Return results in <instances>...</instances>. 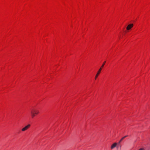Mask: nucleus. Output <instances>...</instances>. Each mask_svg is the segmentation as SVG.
Here are the masks:
<instances>
[{"label":"nucleus","instance_id":"1","mask_svg":"<svg viewBox=\"0 0 150 150\" xmlns=\"http://www.w3.org/2000/svg\"><path fill=\"white\" fill-rule=\"evenodd\" d=\"M105 62H106V61H105L103 63V64L102 66H101V67L99 69L98 71L97 72V74H96V75L95 76V79H96L97 78L98 75H99V74L100 73V72H101V71L102 70V68L103 67V66H104V65Z\"/></svg>","mask_w":150,"mask_h":150},{"label":"nucleus","instance_id":"2","mask_svg":"<svg viewBox=\"0 0 150 150\" xmlns=\"http://www.w3.org/2000/svg\"><path fill=\"white\" fill-rule=\"evenodd\" d=\"M30 112H32L33 113H34V114H36V115L38 114L39 113V111L35 108H33L31 109L30 110Z\"/></svg>","mask_w":150,"mask_h":150},{"label":"nucleus","instance_id":"3","mask_svg":"<svg viewBox=\"0 0 150 150\" xmlns=\"http://www.w3.org/2000/svg\"><path fill=\"white\" fill-rule=\"evenodd\" d=\"M30 124H28L27 125L25 126L23 128L21 129V131L23 132H24L25 131L27 130L30 127Z\"/></svg>","mask_w":150,"mask_h":150},{"label":"nucleus","instance_id":"4","mask_svg":"<svg viewBox=\"0 0 150 150\" xmlns=\"http://www.w3.org/2000/svg\"><path fill=\"white\" fill-rule=\"evenodd\" d=\"M133 24H131L128 25L126 28L127 30H129L133 27Z\"/></svg>","mask_w":150,"mask_h":150},{"label":"nucleus","instance_id":"5","mask_svg":"<svg viewBox=\"0 0 150 150\" xmlns=\"http://www.w3.org/2000/svg\"><path fill=\"white\" fill-rule=\"evenodd\" d=\"M117 145V143H114L111 146V149H113L114 148L116 147Z\"/></svg>","mask_w":150,"mask_h":150},{"label":"nucleus","instance_id":"6","mask_svg":"<svg viewBox=\"0 0 150 150\" xmlns=\"http://www.w3.org/2000/svg\"><path fill=\"white\" fill-rule=\"evenodd\" d=\"M30 113L31 114V118H33V117L35 116V115H36V114H34V113H33L32 112H30Z\"/></svg>","mask_w":150,"mask_h":150},{"label":"nucleus","instance_id":"7","mask_svg":"<svg viewBox=\"0 0 150 150\" xmlns=\"http://www.w3.org/2000/svg\"><path fill=\"white\" fill-rule=\"evenodd\" d=\"M125 138H124V137H122L121 139L120 140V141L118 143V145H119V146H120V147H121V146H120V143L122 141V140L124 139Z\"/></svg>","mask_w":150,"mask_h":150},{"label":"nucleus","instance_id":"8","mask_svg":"<svg viewBox=\"0 0 150 150\" xmlns=\"http://www.w3.org/2000/svg\"><path fill=\"white\" fill-rule=\"evenodd\" d=\"M139 150H144L143 148H142L140 149Z\"/></svg>","mask_w":150,"mask_h":150},{"label":"nucleus","instance_id":"9","mask_svg":"<svg viewBox=\"0 0 150 150\" xmlns=\"http://www.w3.org/2000/svg\"><path fill=\"white\" fill-rule=\"evenodd\" d=\"M127 136H128V135H126V136H125L123 137H124V138H125L127 137Z\"/></svg>","mask_w":150,"mask_h":150}]
</instances>
